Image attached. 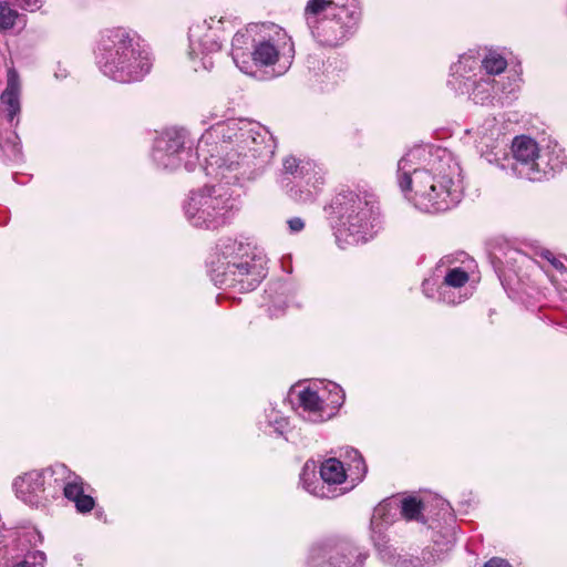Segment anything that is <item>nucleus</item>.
<instances>
[{
	"label": "nucleus",
	"mask_w": 567,
	"mask_h": 567,
	"mask_svg": "<svg viewBox=\"0 0 567 567\" xmlns=\"http://www.w3.org/2000/svg\"><path fill=\"white\" fill-rule=\"evenodd\" d=\"M396 182L404 198L427 214L449 210L462 195L458 163L445 150L426 146L408 151L398 162Z\"/></svg>",
	"instance_id": "f257e3e1"
},
{
	"label": "nucleus",
	"mask_w": 567,
	"mask_h": 567,
	"mask_svg": "<svg viewBox=\"0 0 567 567\" xmlns=\"http://www.w3.org/2000/svg\"><path fill=\"white\" fill-rule=\"evenodd\" d=\"M226 112L217 107L202 114L200 122L209 127L197 144V155L204 162L207 176L226 178L227 183L239 178L240 166L249 157L256 158L266 151V130L247 118L224 121Z\"/></svg>",
	"instance_id": "f03ea898"
},
{
	"label": "nucleus",
	"mask_w": 567,
	"mask_h": 567,
	"mask_svg": "<svg viewBox=\"0 0 567 567\" xmlns=\"http://www.w3.org/2000/svg\"><path fill=\"white\" fill-rule=\"evenodd\" d=\"M231 56L245 74L257 76V68H271L272 76H280L292 64L295 44L287 31L278 24L255 23L234 35Z\"/></svg>",
	"instance_id": "7ed1b4c3"
},
{
	"label": "nucleus",
	"mask_w": 567,
	"mask_h": 567,
	"mask_svg": "<svg viewBox=\"0 0 567 567\" xmlns=\"http://www.w3.org/2000/svg\"><path fill=\"white\" fill-rule=\"evenodd\" d=\"M96 63L105 76L118 83L141 81L152 68L147 48L134 32L124 28L107 29L102 33Z\"/></svg>",
	"instance_id": "20e7f679"
},
{
	"label": "nucleus",
	"mask_w": 567,
	"mask_h": 567,
	"mask_svg": "<svg viewBox=\"0 0 567 567\" xmlns=\"http://www.w3.org/2000/svg\"><path fill=\"white\" fill-rule=\"evenodd\" d=\"M336 241L341 249L365 243L378 233L379 213L368 195L341 192L331 203Z\"/></svg>",
	"instance_id": "39448f33"
},
{
	"label": "nucleus",
	"mask_w": 567,
	"mask_h": 567,
	"mask_svg": "<svg viewBox=\"0 0 567 567\" xmlns=\"http://www.w3.org/2000/svg\"><path fill=\"white\" fill-rule=\"evenodd\" d=\"M210 276L216 286L248 292L260 284L266 270L249 254V246L233 238L220 239L210 260Z\"/></svg>",
	"instance_id": "423d86ee"
},
{
	"label": "nucleus",
	"mask_w": 567,
	"mask_h": 567,
	"mask_svg": "<svg viewBox=\"0 0 567 567\" xmlns=\"http://www.w3.org/2000/svg\"><path fill=\"white\" fill-rule=\"evenodd\" d=\"M312 35L323 45L342 43L357 25V0H308L303 12Z\"/></svg>",
	"instance_id": "0eeeda50"
},
{
	"label": "nucleus",
	"mask_w": 567,
	"mask_h": 567,
	"mask_svg": "<svg viewBox=\"0 0 567 567\" xmlns=\"http://www.w3.org/2000/svg\"><path fill=\"white\" fill-rule=\"evenodd\" d=\"M346 457L349 460L348 470L342 462L331 457L322 462L319 471L320 477L316 475V462H306L300 474L302 487L308 493L321 498H333L343 494L348 487L338 488L339 485L346 483L348 477L352 483L359 482L367 473L365 463L357 450H347Z\"/></svg>",
	"instance_id": "6e6552de"
},
{
	"label": "nucleus",
	"mask_w": 567,
	"mask_h": 567,
	"mask_svg": "<svg viewBox=\"0 0 567 567\" xmlns=\"http://www.w3.org/2000/svg\"><path fill=\"white\" fill-rule=\"evenodd\" d=\"M245 163L240 166L239 178L236 182L227 183L226 178H215L217 184L205 185L202 188L190 192L185 205L184 212L187 220L198 228H217L224 225L231 210L235 208V197L229 187L238 183L245 175Z\"/></svg>",
	"instance_id": "1a4fd4ad"
},
{
	"label": "nucleus",
	"mask_w": 567,
	"mask_h": 567,
	"mask_svg": "<svg viewBox=\"0 0 567 567\" xmlns=\"http://www.w3.org/2000/svg\"><path fill=\"white\" fill-rule=\"evenodd\" d=\"M516 174L528 181H542L566 164L565 152L559 145H547L540 148L528 136H517L512 143Z\"/></svg>",
	"instance_id": "9d476101"
},
{
	"label": "nucleus",
	"mask_w": 567,
	"mask_h": 567,
	"mask_svg": "<svg viewBox=\"0 0 567 567\" xmlns=\"http://www.w3.org/2000/svg\"><path fill=\"white\" fill-rule=\"evenodd\" d=\"M280 184L293 200L312 202L323 184V173L315 162L287 156L282 162Z\"/></svg>",
	"instance_id": "9b49d317"
},
{
	"label": "nucleus",
	"mask_w": 567,
	"mask_h": 567,
	"mask_svg": "<svg viewBox=\"0 0 567 567\" xmlns=\"http://www.w3.org/2000/svg\"><path fill=\"white\" fill-rule=\"evenodd\" d=\"M223 29L221 20L210 18L194 22L188 32V59L194 71L210 70L214 65L213 54L221 48L220 32Z\"/></svg>",
	"instance_id": "f8f14e48"
},
{
	"label": "nucleus",
	"mask_w": 567,
	"mask_h": 567,
	"mask_svg": "<svg viewBox=\"0 0 567 567\" xmlns=\"http://www.w3.org/2000/svg\"><path fill=\"white\" fill-rule=\"evenodd\" d=\"M66 466L56 464L47 470H33L14 478L12 487L17 498L30 507H44L54 496L50 481L53 476H64Z\"/></svg>",
	"instance_id": "ddd939ff"
},
{
	"label": "nucleus",
	"mask_w": 567,
	"mask_h": 567,
	"mask_svg": "<svg viewBox=\"0 0 567 567\" xmlns=\"http://www.w3.org/2000/svg\"><path fill=\"white\" fill-rule=\"evenodd\" d=\"M343 402V390L334 382H328L320 390L306 388L299 393L301 416L312 423L330 419Z\"/></svg>",
	"instance_id": "4468645a"
},
{
	"label": "nucleus",
	"mask_w": 567,
	"mask_h": 567,
	"mask_svg": "<svg viewBox=\"0 0 567 567\" xmlns=\"http://www.w3.org/2000/svg\"><path fill=\"white\" fill-rule=\"evenodd\" d=\"M367 558V553L348 540L312 549L310 567H360Z\"/></svg>",
	"instance_id": "2eb2a0df"
},
{
	"label": "nucleus",
	"mask_w": 567,
	"mask_h": 567,
	"mask_svg": "<svg viewBox=\"0 0 567 567\" xmlns=\"http://www.w3.org/2000/svg\"><path fill=\"white\" fill-rule=\"evenodd\" d=\"M437 277H443V281L439 286V299L447 305H457L465 301L471 291L466 287L468 282V269L452 267L450 259L445 258L440 261L435 269Z\"/></svg>",
	"instance_id": "dca6fc26"
},
{
	"label": "nucleus",
	"mask_w": 567,
	"mask_h": 567,
	"mask_svg": "<svg viewBox=\"0 0 567 567\" xmlns=\"http://www.w3.org/2000/svg\"><path fill=\"white\" fill-rule=\"evenodd\" d=\"M186 133L184 130L169 128L155 138L152 157L165 169H176L181 166L185 148Z\"/></svg>",
	"instance_id": "f3484780"
},
{
	"label": "nucleus",
	"mask_w": 567,
	"mask_h": 567,
	"mask_svg": "<svg viewBox=\"0 0 567 567\" xmlns=\"http://www.w3.org/2000/svg\"><path fill=\"white\" fill-rule=\"evenodd\" d=\"M400 498L389 497L380 502L372 514L371 539L380 549L385 546V530L400 517Z\"/></svg>",
	"instance_id": "a211bd4d"
},
{
	"label": "nucleus",
	"mask_w": 567,
	"mask_h": 567,
	"mask_svg": "<svg viewBox=\"0 0 567 567\" xmlns=\"http://www.w3.org/2000/svg\"><path fill=\"white\" fill-rule=\"evenodd\" d=\"M482 74L481 60L472 52L462 54L451 66L449 85L457 93H470V82Z\"/></svg>",
	"instance_id": "6ab92c4d"
},
{
	"label": "nucleus",
	"mask_w": 567,
	"mask_h": 567,
	"mask_svg": "<svg viewBox=\"0 0 567 567\" xmlns=\"http://www.w3.org/2000/svg\"><path fill=\"white\" fill-rule=\"evenodd\" d=\"M381 559L391 567H433L441 560V550L435 547L425 548L420 556L399 553L396 549L384 546L379 550Z\"/></svg>",
	"instance_id": "aec40b11"
},
{
	"label": "nucleus",
	"mask_w": 567,
	"mask_h": 567,
	"mask_svg": "<svg viewBox=\"0 0 567 567\" xmlns=\"http://www.w3.org/2000/svg\"><path fill=\"white\" fill-rule=\"evenodd\" d=\"M470 97L476 104H489L495 100L501 101L502 96H499V92L502 93H513L515 91V84L509 83V89L506 86H499V84L489 76L480 75L478 79L472 80L470 82Z\"/></svg>",
	"instance_id": "412c9836"
},
{
	"label": "nucleus",
	"mask_w": 567,
	"mask_h": 567,
	"mask_svg": "<svg viewBox=\"0 0 567 567\" xmlns=\"http://www.w3.org/2000/svg\"><path fill=\"white\" fill-rule=\"evenodd\" d=\"M473 134L476 148L481 154H487L498 146L503 134L502 125L495 117H488L477 127L468 131Z\"/></svg>",
	"instance_id": "4be33fe9"
},
{
	"label": "nucleus",
	"mask_w": 567,
	"mask_h": 567,
	"mask_svg": "<svg viewBox=\"0 0 567 567\" xmlns=\"http://www.w3.org/2000/svg\"><path fill=\"white\" fill-rule=\"evenodd\" d=\"M0 102L4 106L3 112L10 123L14 121L21 112L20 105V82L19 75L14 69L8 70L7 87L0 96Z\"/></svg>",
	"instance_id": "5701e85b"
},
{
	"label": "nucleus",
	"mask_w": 567,
	"mask_h": 567,
	"mask_svg": "<svg viewBox=\"0 0 567 567\" xmlns=\"http://www.w3.org/2000/svg\"><path fill=\"white\" fill-rule=\"evenodd\" d=\"M53 480L59 483L60 487H63L64 496L72 502L84 493L82 478L68 468L64 476H53Z\"/></svg>",
	"instance_id": "b1692460"
},
{
	"label": "nucleus",
	"mask_w": 567,
	"mask_h": 567,
	"mask_svg": "<svg viewBox=\"0 0 567 567\" xmlns=\"http://www.w3.org/2000/svg\"><path fill=\"white\" fill-rule=\"evenodd\" d=\"M482 70L485 73L481 75L489 76L497 75L504 72L507 68V60L496 51H489L483 60H481Z\"/></svg>",
	"instance_id": "393cba45"
},
{
	"label": "nucleus",
	"mask_w": 567,
	"mask_h": 567,
	"mask_svg": "<svg viewBox=\"0 0 567 567\" xmlns=\"http://www.w3.org/2000/svg\"><path fill=\"white\" fill-rule=\"evenodd\" d=\"M424 505L415 497H405L400 499L399 515L406 520H420Z\"/></svg>",
	"instance_id": "a878e982"
},
{
	"label": "nucleus",
	"mask_w": 567,
	"mask_h": 567,
	"mask_svg": "<svg viewBox=\"0 0 567 567\" xmlns=\"http://www.w3.org/2000/svg\"><path fill=\"white\" fill-rule=\"evenodd\" d=\"M267 424L269 427L274 429V432L282 435L285 433V430L288 425V421L286 417H284L278 411L275 409H271L267 414Z\"/></svg>",
	"instance_id": "bb28decb"
},
{
	"label": "nucleus",
	"mask_w": 567,
	"mask_h": 567,
	"mask_svg": "<svg viewBox=\"0 0 567 567\" xmlns=\"http://www.w3.org/2000/svg\"><path fill=\"white\" fill-rule=\"evenodd\" d=\"M47 557L43 551H30L24 556V559L13 565L12 567H44Z\"/></svg>",
	"instance_id": "cd10ccee"
},
{
	"label": "nucleus",
	"mask_w": 567,
	"mask_h": 567,
	"mask_svg": "<svg viewBox=\"0 0 567 567\" xmlns=\"http://www.w3.org/2000/svg\"><path fill=\"white\" fill-rule=\"evenodd\" d=\"M18 17L17 11L6 3L0 2V30H7L13 27Z\"/></svg>",
	"instance_id": "c85d7f7f"
},
{
	"label": "nucleus",
	"mask_w": 567,
	"mask_h": 567,
	"mask_svg": "<svg viewBox=\"0 0 567 567\" xmlns=\"http://www.w3.org/2000/svg\"><path fill=\"white\" fill-rule=\"evenodd\" d=\"M75 507L81 513H87L94 507V499L84 493L74 501Z\"/></svg>",
	"instance_id": "c756f323"
},
{
	"label": "nucleus",
	"mask_w": 567,
	"mask_h": 567,
	"mask_svg": "<svg viewBox=\"0 0 567 567\" xmlns=\"http://www.w3.org/2000/svg\"><path fill=\"white\" fill-rule=\"evenodd\" d=\"M16 140H18V136L13 134L12 141H8L6 144H2V142L0 141V147L9 157H17L20 154V146L19 143L16 142Z\"/></svg>",
	"instance_id": "7c9ffc66"
},
{
	"label": "nucleus",
	"mask_w": 567,
	"mask_h": 567,
	"mask_svg": "<svg viewBox=\"0 0 567 567\" xmlns=\"http://www.w3.org/2000/svg\"><path fill=\"white\" fill-rule=\"evenodd\" d=\"M290 233H300L305 228V223L299 217H292L287 221Z\"/></svg>",
	"instance_id": "2f4dec72"
},
{
	"label": "nucleus",
	"mask_w": 567,
	"mask_h": 567,
	"mask_svg": "<svg viewBox=\"0 0 567 567\" xmlns=\"http://www.w3.org/2000/svg\"><path fill=\"white\" fill-rule=\"evenodd\" d=\"M16 2L24 10L35 11L40 9V0H16Z\"/></svg>",
	"instance_id": "473e14b6"
},
{
	"label": "nucleus",
	"mask_w": 567,
	"mask_h": 567,
	"mask_svg": "<svg viewBox=\"0 0 567 567\" xmlns=\"http://www.w3.org/2000/svg\"><path fill=\"white\" fill-rule=\"evenodd\" d=\"M484 567H512L505 559L494 557L489 559Z\"/></svg>",
	"instance_id": "72a5a7b5"
},
{
	"label": "nucleus",
	"mask_w": 567,
	"mask_h": 567,
	"mask_svg": "<svg viewBox=\"0 0 567 567\" xmlns=\"http://www.w3.org/2000/svg\"><path fill=\"white\" fill-rule=\"evenodd\" d=\"M429 285H430V280H424V282H423V291L425 292L426 296L430 297V295H429Z\"/></svg>",
	"instance_id": "f704fd0d"
}]
</instances>
